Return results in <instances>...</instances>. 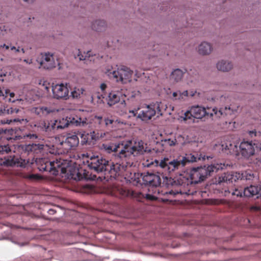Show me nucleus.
Instances as JSON below:
<instances>
[{
    "mask_svg": "<svg viewBox=\"0 0 261 261\" xmlns=\"http://www.w3.org/2000/svg\"><path fill=\"white\" fill-rule=\"evenodd\" d=\"M43 89H44L47 92L49 91L50 88V84L47 82H44L42 85Z\"/></svg>",
    "mask_w": 261,
    "mask_h": 261,
    "instance_id": "39",
    "label": "nucleus"
},
{
    "mask_svg": "<svg viewBox=\"0 0 261 261\" xmlns=\"http://www.w3.org/2000/svg\"><path fill=\"white\" fill-rule=\"evenodd\" d=\"M24 62L28 63V61H27V60H24Z\"/></svg>",
    "mask_w": 261,
    "mask_h": 261,
    "instance_id": "60",
    "label": "nucleus"
},
{
    "mask_svg": "<svg viewBox=\"0 0 261 261\" xmlns=\"http://www.w3.org/2000/svg\"><path fill=\"white\" fill-rule=\"evenodd\" d=\"M224 191H225V192H227V190H224Z\"/></svg>",
    "mask_w": 261,
    "mask_h": 261,
    "instance_id": "61",
    "label": "nucleus"
},
{
    "mask_svg": "<svg viewBox=\"0 0 261 261\" xmlns=\"http://www.w3.org/2000/svg\"><path fill=\"white\" fill-rule=\"evenodd\" d=\"M24 1L28 2V3H32L33 2L34 0H23Z\"/></svg>",
    "mask_w": 261,
    "mask_h": 261,
    "instance_id": "54",
    "label": "nucleus"
},
{
    "mask_svg": "<svg viewBox=\"0 0 261 261\" xmlns=\"http://www.w3.org/2000/svg\"><path fill=\"white\" fill-rule=\"evenodd\" d=\"M212 50V47L208 42H203L199 46L198 51L200 54L205 55L210 54Z\"/></svg>",
    "mask_w": 261,
    "mask_h": 261,
    "instance_id": "20",
    "label": "nucleus"
},
{
    "mask_svg": "<svg viewBox=\"0 0 261 261\" xmlns=\"http://www.w3.org/2000/svg\"><path fill=\"white\" fill-rule=\"evenodd\" d=\"M232 145L230 142L224 143L222 144L223 150H229L231 149Z\"/></svg>",
    "mask_w": 261,
    "mask_h": 261,
    "instance_id": "37",
    "label": "nucleus"
},
{
    "mask_svg": "<svg viewBox=\"0 0 261 261\" xmlns=\"http://www.w3.org/2000/svg\"><path fill=\"white\" fill-rule=\"evenodd\" d=\"M249 136L251 137L256 136H261V131L256 132L255 130H251L248 132Z\"/></svg>",
    "mask_w": 261,
    "mask_h": 261,
    "instance_id": "36",
    "label": "nucleus"
},
{
    "mask_svg": "<svg viewBox=\"0 0 261 261\" xmlns=\"http://www.w3.org/2000/svg\"><path fill=\"white\" fill-rule=\"evenodd\" d=\"M20 51V47H18V48H16V49L15 50V53H18Z\"/></svg>",
    "mask_w": 261,
    "mask_h": 261,
    "instance_id": "53",
    "label": "nucleus"
},
{
    "mask_svg": "<svg viewBox=\"0 0 261 261\" xmlns=\"http://www.w3.org/2000/svg\"><path fill=\"white\" fill-rule=\"evenodd\" d=\"M237 111L236 109H233L229 106L221 108L219 110L217 108L212 109V111L214 112V119L215 118L231 116L234 115L237 112Z\"/></svg>",
    "mask_w": 261,
    "mask_h": 261,
    "instance_id": "16",
    "label": "nucleus"
},
{
    "mask_svg": "<svg viewBox=\"0 0 261 261\" xmlns=\"http://www.w3.org/2000/svg\"><path fill=\"white\" fill-rule=\"evenodd\" d=\"M110 72V74H112V76L114 77V70H112L110 71L109 70H108V71L106 72V73H108V75H110L109 73Z\"/></svg>",
    "mask_w": 261,
    "mask_h": 261,
    "instance_id": "47",
    "label": "nucleus"
},
{
    "mask_svg": "<svg viewBox=\"0 0 261 261\" xmlns=\"http://www.w3.org/2000/svg\"><path fill=\"white\" fill-rule=\"evenodd\" d=\"M217 68L220 71H228L232 68V64L230 62L222 60L217 63Z\"/></svg>",
    "mask_w": 261,
    "mask_h": 261,
    "instance_id": "21",
    "label": "nucleus"
},
{
    "mask_svg": "<svg viewBox=\"0 0 261 261\" xmlns=\"http://www.w3.org/2000/svg\"><path fill=\"white\" fill-rule=\"evenodd\" d=\"M156 109H159V105L158 103L147 105L143 110L139 113L138 117L143 121L149 120L155 115Z\"/></svg>",
    "mask_w": 261,
    "mask_h": 261,
    "instance_id": "13",
    "label": "nucleus"
},
{
    "mask_svg": "<svg viewBox=\"0 0 261 261\" xmlns=\"http://www.w3.org/2000/svg\"><path fill=\"white\" fill-rule=\"evenodd\" d=\"M197 157L192 154H186L176 159L165 158L160 161L155 160V166L159 167L160 172L166 178H172L177 171L182 168L187 163L196 162Z\"/></svg>",
    "mask_w": 261,
    "mask_h": 261,
    "instance_id": "3",
    "label": "nucleus"
},
{
    "mask_svg": "<svg viewBox=\"0 0 261 261\" xmlns=\"http://www.w3.org/2000/svg\"><path fill=\"white\" fill-rule=\"evenodd\" d=\"M227 191L229 193H230L231 191L229 190H228ZM231 194L232 195H236L237 197H242L243 194V190L242 189H237L236 188L234 190H232L231 191Z\"/></svg>",
    "mask_w": 261,
    "mask_h": 261,
    "instance_id": "31",
    "label": "nucleus"
},
{
    "mask_svg": "<svg viewBox=\"0 0 261 261\" xmlns=\"http://www.w3.org/2000/svg\"><path fill=\"white\" fill-rule=\"evenodd\" d=\"M0 96H5V95L3 93V91L2 89L0 88Z\"/></svg>",
    "mask_w": 261,
    "mask_h": 261,
    "instance_id": "52",
    "label": "nucleus"
},
{
    "mask_svg": "<svg viewBox=\"0 0 261 261\" xmlns=\"http://www.w3.org/2000/svg\"><path fill=\"white\" fill-rule=\"evenodd\" d=\"M79 144V139L77 135H71L68 136L64 141L61 143V145L64 149V152H67L71 149H74Z\"/></svg>",
    "mask_w": 261,
    "mask_h": 261,
    "instance_id": "14",
    "label": "nucleus"
},
{
    "mask_svg": "<svg viewBox=\"0 0 261 261\" xmlns=\"http://www.w3.org/2000/svg\"><path fill=\"white\" fill-rule=\"evenodd\" d=\"M18 111V109L16 108H8L7 110L6 109H3L2 108H0V115H2L5 114H16Z\"/></svg>",
    "mask_w": 261,
    "mask_h": 261,
    "instance_id": "28",
    "label": "nucleus"
},
{
    "mask_svg": "<svg viewBox=\"0 0 261 261\" xmlns=\"http://www.w3.org/2000/svg\"><path fill=\"white\" fill-rule=\"evenodd\" d=\"M53 97L57 99L66 100L69 98V90L63 84L52 86Z\"/></svg>",
    "mask_w": 261,
    "mask_h": 261,
    "instance_id": "9",
    "label": "nucleus"
},
{
    "mask_svg": "<svg viewBox=\"0 0 261 261\" xmlns=\"http://www.w3.org/2000/svg\"><path fill=\"white\" fill-rule=\"evenodd\" d=\"M224 165L222 164H212L207 167H198L192 169L189 173H186V177L180 175L178 179L179 184L182 186L186 185L187 188L189 184H198L204 180L208 175L210 176L214 172H217L219 169H222Z\"/></svg>",
    "mask_w": 261,
    "mask_h": 261,
    "instance_id": "4",
    "label": "nucleus"
},
{
    "mask_svg": "<svg viewBox=\"0 0 261 261\" xmlns=\"http://www.w3.org/2000/svg\"><path fill=\"white\" fill-rule=\"evenodd\" d=\"M106 26V22L103 20H95L92 24V29L95 31H101Z\"/></svg>",
    "mask_w": 261,
    "mask_h": 261,
    "instance_id": "23",
    "label": "nucleus"
},
{
    "mask_svg": "<svg viewBox=\"0 0 261 261\" xmlns=\"http://www.w3.org/2000/svg\"><path fill=\"white\" fill-rule=\"evenodd\" d=\"M173 97L175 98V99H183L185 97H187L188 95V92L187 90H185L182 92L178 91L177 92H174L172 94Z\"/></svg>",
    "mask_w": 261,
    "mask_h": 261,
    "instance_id": "26",
    "label": "nucleus"
},
{
    "mask_svg": "<svg viewBox=\"0 0 261 261\" xmlns=\"http://www.w3.org/2000/svg\"><path fill=\"white\" fill-rule=\"evenodd\" d=\"M180 193L181 194H186V195H190V190H188V191H182L181 189H180Z\"/></svg>",
    "mask_w": 261,
    "mask_h": 261,
    "instance_id": "44",
    "label": "nucleus"
},
{
    "mask_svg": "<svg viewBox=\"0 0 261 261\" xmlns=\"http://www.w3.org/2000/svg\"><path fill=\"white\" fill-rule=\"evenodd\" d=\"M105 125L106 126L109 125V124H112L113 122V120L109 119H105Z\"/></svg>",
    "mask_w": 261,
    "mask_h": 261,
    "instance_id": "42",
    "label": "nucleus"
},
{
    "mask_svg": "<svg viewBox=\"0 0 261 261\" xmlns=\"http://www.w3.org/2000/svg\"><path fill=\"white\" fill-rule=\"evenodd\" d=\"M261 190L260 187L258 186L250 185L249 187H246L243 189L244 196L246 197H250L258 194Z\"/></svg>",
    "mask_w": 261,
    "mask_h": 261,
    "instance_id": "19",
    "label": "nucleus"
},
{
    "mask_svg": "<svg viewBox=\"0 0 261 261\" xmlns=\"http://www.w3.org/2000/svg\"><path fill=\"white\" fill-rule=\"evenodd\" d=\"M114 94L112 93H110L109 95L108 96V98H107V100L108 101V104L110 106H112L114 105Z\"/></svg>",
    "mask_w": 261,
    "mask_h": 261,
    "instance_id": "34",
    "label": "nucleus"
},
{
    "mask_svg": "<svg viewBox=\"0 0 261 261\" xmlns=\"http://www.w3.org/2000/svg\"><path fill=\"white\" fill-rule=\"evenodd\" d=\"M98 119H99V120H100L99 123H101V121H100L102 120V117H98Z\"/></svg>",
    "mask_w": 261,
    "mask_h": 261,
    "instance_id": "57",
    "label": "nucleus"
},
{
    "mask_svg": "<svg viewBox=\"0 0 261 261\" xmlns=\"http://www.w3.org/2000/svg\"><path fill=\"white\" fill-rule=\"evenodd\" d=\"M68 125L69 122L67 118L66 119L63 118L60 120L59 122L57 120L54 121H50V122H48L47 123L43 121L41 123L34 124L35 127H40L46 132L63 129L68 127Z\"/></svg>",
    "mask_w": 261,
    "mask_h": 261,
    "instance_id": "6",
    "label": "nucleus"
},
{
    "mask_svg": "<svg viewBox=\"0 0 261 261\" xmlns=\"http://www.w3.org/2000/svg\"><path fill=\"white\" fill-rule=\"evenodd\" d=\"M133 71L124 66H120L115 71V80L117 83L120 82L122 84H125L131 81Z\"/></svg>",
    "mask_w": 261,
    "mask_h": 261,
    "instance_id": "8",
    "label": "nucleus"
},
{
    "mask_svg": "<svg viewBox=\"0 0 261 261\" xmlns=\"http://www.w3.org/2000/svg\"><path fill=\"white\" fill-rule=\"evenodd\" d=\"M136 112H137L136 110H135V111H134V110H133V111H129V113L130 114H131L133 116H136V113H137Z\"/></svg>",
    "mask_w": 261,
    "mask_h": 261,
    "instance_id": "49",
    "label": "nucleus"
},
{
    "mask_svg": "<svg viewBox=\"0 0 261 261\" xmlns=\"http://www.w3.org/2000/svg\"><path fill=\"white\" fill-rule=\"evenodd\" d=\"M204 117H207L214 120V112L208 108L206 109L204 107L197 105L190 107L185 113L183 118L184 120H187L193 118L202 119Z\"/></svg>",
    "mask_w": 261,
    "mask_h": 261,
    "instance_id": "5",
    "label": "nucleus"
},
{
    "mask_svg": "<svg viewBox=\"0 0 261 261\" xmlns=\"http://www.w3.org/2000/svg\"><path fill=\"white\" fill-rule=\"evenodd\" d=\"M122 194L123 195H124V196H129V195H131L132 196H134V192H130V191L129 190H127V191H123V193H122Z\"/></svg>",
    "mask_w": 261,
    "mask_h": 261,
    "instance_id": "40",
    "label": "nucleus"
},
{
    "mask_svg": "<svg viewBox=\"0 0 261 261\" xmlns=\"http://www.w3.org/2000/svg\"><path fill=\"white\" fill-rule=\"evenodd\" d=\"M5 91V97H7L8 94H9L11 97H13L15 94L13 92L10 93L9 90L6 89Z\"/></svg>",
    "mask_w": 261,
    "mask_h": 261,
    "instance_id": "41",
    "label": "nucleus"
},
{
    "mask_svg": "<svg viewBox=\"0 0 261 261\" xmlns=\"http://www.w3.org/2000/svg\"><path fill=\"white\" fill-rule=\"evenodd\" d=\"M15 49H16V47H15V46H12V47H11V50H14V51H15Z\"/></svg>",
    "mask_w": 261,
    "mask_h": 261,
    "instance_id": "55",
    "label": "nucleus"
},
{
    "mask_svg": "<svg viewBox=\"0 0 261 261\" xmlns=\"http://www.w3.org/2000/svg\"><path fill=\"white\" fill-rule=\"evenodd\" d=\"M69 122V125L70 124L75 125L76 126H84L87 124V119L86 118H74V117H67Z\"/></svg>",
    "mask_w": 261,
    "mask_h": 261,
    "instance_id": "22",
    "label": "nucleus"
},
{
    "mask_svg": "<svg viewBox=\"0 0 261 261\" xmlns=\"http://www.w3.org/2000/svg\"><path fill=\"white\" fill-rule=\"evenodd\" d=\"M56 211L54 210V209H49L48 211V213L49 214V215H54L56 213Z\"/></svg>",
    "mask_w": 261,
    "mask_h": 261,
    "instance_id": "45",
    "label": "nucleus"
},
{
    "mask_svg": "<svg viewBox=\"0 0 261 261\" xmlns=\"http://www.w3.org/2000/svg\"><path fill=\"white\" fill-rule=\"evenodd\" d=\"M84 91V90L82 88L75 87L71 93V96L73 98H80Z\"/></svg>",
    "mask_w": 261,
    "mask_h": 261,
    "instance_id": "27",
    "label": "nucleus"
},
{
    "mask_svg": "<svg viewBox=\"0 0 261 261\" xmlns=\"http://www.w3.org/2000/svg\"><path fill=\"white\" fill-rule=\"evenodd\" d=\"M241 176H242V175H240V172H227L219 176L217 182L220 185H222L224 186H226L225 185H228V183H232L233 181H236L240 179Z\"/></svg>",
    "mask_w": 261,
    "mask_h": 261,
    "instance_id": "11",
    "label": "nucleus"
},
{
    "mask_svg": "<svg viewBox=\"0 0 261 261\" xmlns=\"http://www.w3.org/2000/svg\"><path fill=\"white\" fill-rule=\"evenodd\" d=\"M49 153H50V154H54V152H51V151H49Z\"/></svg>",
    "mask_w": 261,
    "mask_h": 261,
    "instance_id": "59",
    "label": "nucleus"
},
{
    "mask_svg": "<svg viewBox=\"0 0 261 261\" xmlns=\"http://www.w3.org/2000/svg\"><path fill=\"white\" fill-rule=\"evenodd\" d=\"M102 146L104 149L108 152L111 153L112 152L114 151V149H113L112 146L108 144H103Z\"/></svg>",
    "mask_w": 261,
    "mask_h": 261,
    "instance_id": "35",
    "label": "nucleus"
},
{
    "mask_svg": "<svg viewBox=\"0 0 261 261\" xmlns=\"http://www.w3.org/2000/svg\"><path fill=\"white\" fill-rule=\"evenodd\" d=\"M240 149L242 155L248 158L256 152L261 151V144L252 141H243L240 145Z\"/></svg>",
    "mask_w": 261,
    "mask_h": 261,
    "instance_id": "7",
    "label": "nucleus"
},
{
    "mask_svg": "<svg viewBox=\"0 0 261 261\" xmlns=\"http://www.w3.org/2000/svg\"><path fill=\"white\" fill-rule=\"evenodd\" d=\"M106 87H107V85H106V84H105L104 83L101 84V85H100V88L102 91H104L106 89Z\"/></svg>",
    "mask_w": 261,
    "mask_h": 261,
    "instance_id": "46",
    "label": "nucleus"
},
{
    "mask_svg": "<svg viewBox=\"0 0 261 261\" xmlns=\"http://www.w3.org/2000/svg\"><path fill=\"white\" fill-rule=\"evenodd\" d=\"M240 175H242V176L240 177L241 180H250L254 178V174L250 170L240 173Z\"/></svg>",
    "mask_w": 261,
    "mask_h": 261,
    "instance_id": "25",
    "label": "nucleus"
},
{
    "mask_svg": "<svg viewBox=\"0 0 261 261\" xmlns=\"http://www.w3.org/2000/svg\"><path fill=\"white\" fill-rule=\"evenodd\" d=\"M91 56V51H88L86 53H84V55H82L81 52L79 51V54L77 55V57L79 58L80 60H85L88 61L90 60L89 58Z\"/></svg>",
    "mask_w": 261,
    "mask_h": 261,
    "instance_id": "29",
    "label": "nucleus"
},
{
    "mask_svg": "<svg viewBox=\"0 0 261 261\" xmlns=\"http://www.w3.org/2000/svg\"><path fill=\"white\" fill-rule=\"evenodd\" d=\"M48 146L42 143H32L24 145L22 147V150L28 154L31 153L38 154L43 152L47 150Z\"/></svg>",
    "mask_w": 261,
    "mask_h": 261,
    "instance_id": "15",
    "label": "nucleus"
},
{
    "mask_svg": "<svg viewBox=\"0 0 261 261\" xmlns=\"http://www.w3.org/2000/svg\"><path fill=\"white\" fill-rule=\"evenodd\" d=\"M163 145H169L170 146H175L177 143V140L176 139H164L162 140Z\"/></svg>",
    "mask_w": 261,
    "mask_h": 261,
    "instance_id": "30",
    "label": "nucleus"
},
{
    "mask_svg": "<svg viewBox=\"0 0 261 261\" xmlns=\"http://www.w3.org/2000/svg\"><path fill=\"white\" fill-rule=\"evenodd\" d=\"M141 176L142 178L143 184L150 187H158L161 184L160 176L155 173L147 172L142 173Z\"/></svg>",
    "mask_w": 261,
    "mask_h": 261,
    "instance_id": "10",
    "label": "nucleus"
},
{
    "mask_svg": "<svg viewBox=\"0 0 261 261\" xmlns=\"http://www.w3.org/2000/svg\"><path fill=\"white\" fill-rule=\"evenodd\" d=\"M161 55V53H159V54H155V55H154V56H158V55Z\"/></svg>",
    "mask_w": 261,
    "mask_h": 261,
    "instance_id": "58",
    "label": "nucleus"
},
{
    "mask_svg": "<svg viewBox=\"0 0 261 261\" xmlns=\"http://www.w3.org/2000/svg\"><path fill=\"white\" fill-rule=\"evenodd\" d=\"M36 164L40 171L48 172L53 175H58L59 172L67 174L68 178L75 180H105L101 193L108 195H113L114 187V164H109V161L98 155L87 156L84 159V163L87 165L91 170L101 175L97 177L92 175L89 172L82 168H77L69 166V161L56 158L55 160L51 161L46 158H36Z\"/></svg>",
    "mask_w": 261,
    "mask_h": 261,
    "instance_id": "1",
    "label": "nucleus"
},
{
    "mask_svg": "<svg viewBox=\"0 0 261 261\" xmlns=\"http://www.w3.org/2000/svg\"><path fill=\"white\" fill-rule=\"evenodd\" d=\"M1 47L5 48L6 49H8L9 48V46L4 44L3 45H1Z\"/></svg>",
    "mask_w": 261,
    "mask_h": 261,
    "instance_id": "50",
    "label": "nucleus"
},
{
    "mask_svg": "<svg viewBox=\"0 0 261 261\" xmlns=\"http://www.w3.org/2000/svg\"><path fill=\"white\" fill-rule=\"evenodd\" d=\"M29 163V161L18 157H5L4 160L1 159L0 165L5 166H16L20 167H25V165Z\"/></svg>",
    "mask_w": 261,
    "mask_h": 261,
    "instance_id": "12",
    "label": "nucleus"
},
{
    "mask_svg": "<svg viewBox=\"0 0 261 261\" xmlns=\"http://www.w3.org/2000/svg\"><path fill=\"white\" fill-rule=\"evenodd\" d=\"M31 111L32 113L36 114L40 117H45L49 114L54 112V110L51 108L44 106L33 107Z\"/></svg>",
    "mask_w": 261,
    "mask_h": 261,
    "instance_id": "18",
    "label": "nucleus"
},
{
    "mask_svg": "<svg viewBox=\"0 0 261 261\" xmlns=\"http://www.w3.org/2000/svg\"><path fill=\"white\" fill-rule=\"evenodd\" d=\"M25 137V135L24 136H21V135H19V136H16L15 137V139L16 140H20V139H21L22 138H24V137ZM26 137L29 138V139H32V140H34V139H36L38 138V136H37L36 134H29L28 135H26Z\"/></svg>",
    "mask_w": 261,
    "mask_h": 261,
    "instance_id": "32",
    "label": "nucleus"
},
{
    "mask_svg": "<svg viewBox=\"0 0 261 261\" xmlns=\"http://www.w3.org/2000/svg\"><path fill=\"white\" fill-rule=\"evenodd\" d=\"M154 49H153V50H158L159 51H160V48H161V46L160 45H157L155 47V45H154Z\"/></svg>",
    "mask_w": 261,
    "mask_h": 261,
    "instance_id": "48",
    "label": "nucleus"
},
{
    "mask_svg": "<svg viewBox=\"0 0 261 261\" xmlns=\"http://www.w3.org/2000/svg\"><path fill=\"white\" fill-rule=\"evenodd\" d=\"M194 24H197V23H194V22H188V27H190V26H189L190 25H194Z\"/></svg>",
    "mask_w": 261,
    "mask_h": 261,
    "instance_id": "51",
    "label": "nucleus"
},
{
    "mask_svg": "<svg viewBox=\"0 0 261 261\" xmlns=\"http://www.w3.org/2000/svg\"><path fill=\"white\" fill-rule=\"evenodd\" d=\"M6 74L4 73H3L2 70L0 71V81L3 82L4 81V77L6 76Z\"/></svg>",
    "mask_w": 261,
    "mask_h": 261,
    "instance_id": "43",
    "label": "nucleus"
},
{
    "mask_svg": "<svg viewBox=\"0 0 261 261\" xmlns=\"http://www.w3.org/2000/svg\"><path fill=\"white\" fill-rule=\"evenodd\" d=\"M116 139L115 137V176L117 173L118 175L122 173L127 167L123 162L121 163L119 160H124L127 164H129L127 162V157L132 154L135 156L145 151L144 143L142 140H136L133 145L132 141L130 140H122L118 141L117 143Z\"/></svg>",
    "mask_w": 261,
    "mask_h": 261,
    "instance_id": "2",
    "label": "nucleus"
},
{
    "mask_svg": "<svg viewBox=\"0 0 261 261\" xmlns=\"http://www.w3.org/2000/svg\"><path fill=\"white\" fill-rule=\"evenodd\" d=\"M20 51H22V53L23 54H24V53H25V50H24V48H21L20 49Z\"/></svg>",
    "mask_w": 261,
    "mask_h": 261,
    "instance_id": "56",
    "label": "nucleus"
},
{
    "mask_svg": "<svg viewBox=\"0 0 261 261\" xmlns=\"http://www.w3.org/2000/svg\"><path fill=\"white\" fill-rule=\"evenodd\" d=\"M184 74V71L180 69H175L171 74V78L176 82L181 80Z\"/></svg>",
    "mask_w": 261,
    "mask_h": 261,
    "instance_id": "24",
    "label": "nucleus"
},
{
    "mask_svg": "<svg viewBox=\"0 0 261 261\" xmlns=\"http://www.w3.org/2000/svg\"><path fill=\"white\" fill-rule=\"evenodd\" d=\"M41 55L42 60L40 62V65L42 67L47 69L55 67L56 62L53 54L48 53L42 54Z\"/></svg>",
    "mask_w": 261,
    "mask_h": 261,
    "instance_id": "17",
    "label": "nucleus"
},
{
    "mask_svg": "<svg viewBox=\"0 0 261 261\" xmlns=\"http://www.w3.org/2000/svg\"><path fill=\"white\" fill-rule=\"evenodd\" d=\"M145 197L146 198V199L149 200L151 201H154V200H156V199H157V198L155 196H153L150 194H145Z\"/></svg>",
    "mask_w": 261,
    "mask_h": 261,
    "instance_id": "38",
    "label": "nucleus"
},
{
    "mask_svg": "<svg viewBox=\"0 0 261 261\" xmlns=\"http://www.w3.org/2000/svg\"><path fill=\"white\" fill-rule=\"evenodd\" d=\"M115 103L117 102L120 100V97H122L123 95H124L125 97L126 96L125 94L123 92V89H121V91H119V90H115Z\"/></svg>",
    "mask_w": 261,
    "mask_h": 261,
    "instance_id": "33",
    "label": "nucleus"
}]
</instances>
